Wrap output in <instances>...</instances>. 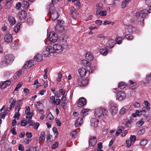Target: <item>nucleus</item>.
Wrapping results in <instances>:
<instances>
[{
    "label": "nucleus",
    "instance_id": "14",
    "mask_svg": "<svg viewBox=\"0 0 151 151\" xmlns=\"http://www.w3.org/2000/svg\"><path fill=\"white\" fill-rule=\"evenodd\" d=\"M83 117H79L76 119L75 122V125L76 127L80 126L83 123Z\"/></svg>",
    "mask_w": 151,
    "mask_h": 151
},
{
    "label": "nucleus",
    "instance_id": "13",
    "mask_svg": "<svg viewBox=\"0 0 151 151\" xmlns=\"http://www.w3.org/2000/svg\"><path fill=\"white\" fill-rule=\"evenodd\" d=\"M109 110L111 115L113 116L115 115L118 112L117 107L115 106H111L109 109Z\"/></svg>",
    "mask_w": 151,
    "mask_h": 151
},
{
    "label": "nucleus",
    "instance_id": "8",
    "mask_svg": "<svg viewBox=\"0 0 151 151\" xmlns=\"http://www.w3.org/2000/svg\"><path fill=\"white\" fill-rule=\"evenodd\" d=\"M4 59L9 64L13 62L14 60V58L12 55L9 54L6 55Z\"/></svg>",
    "mask_w": 151,
    "mask_h": 151
},
{
    "label": "nucleus",
    "instance_id": "47",
    "mask_svg": "<svg viewBox=\"0 0 151 151\" xmlns=\"http://www.w3.org/2000/svg\"><path fill=\"white\" fill-rule=\"evenodd\" d=\"M47 119H49L50 120H52L53 119V116L52 114L51 113H49L47 115Z\"/></svg>",
    "mask_w": 151,
    "mask_h": 151
},
{
    "label": "nucleus",
    "instance_id": "30",
    "mask_svg": "<svg viewBox=\"0 0 151 151\" xmlns=\"http://www.w3.org/2000/svg\"><path fill=\"white\" fill-rule=\"evenodd\" d=\"M45 133L44 132H42L41 133L39 139V140L40 142H44L45 139Z\"/></svg>",
    "mask_w": 151,
    "mask_h": 151
},
{
    "label": "nucleus",
    "instance_id": "64",
    "mask_svg": "<svg viewBox=\"0 0 151 151\" xmlns=\"http://www.w3.org/2000/svg\"><path fill=\"white\" fill-rule=\"evenodd\" d=\"M151 80V74L147 75L146 78V80L148 81Z\"/></svg>",
    "mask_w": 151,
    "mask_h": 151
},
{
    "label": "nucleus",
    "instance_id": "27",
    "mask_svg": "<svg viewBox=\"0 0 151 151\" xmlns=\"http://www.w3.org/2000/svg\"><path fill=\"white\" fill-rule=\"evenodd\" d=\"M115 42L112 39H111L109 40L107 43L108 45H109V46L108 47H109V48H112L114 45L115 44Z\"/></svg>",
    "mask_w": 151,
    "mask_h": 151
},
{
    "label": "nucleus",
    "instance_id": "21",
    "mask_svg": "<svg viewBox=\"0 0 151 151\" xmlns=\"http://www.w3.org/2000/svg\"><path fill=\"white\" fill-rule=\"evenodd\" d=\"M78 72L81 77L85 76L87 73L86 70L84 68H81L78 70Z\"/></svg>",
    "mask_w": 151,
    "mask_h": 151
},
{
    "label": "nucleus",
    "instance_id": "37",
    "mask_svg": "<svg viewBox=\"0 0 151 151\" xmlns=\"http://www.w3.org/2000/svg\"><path fill=\"white\" fill-rule=\"evenodd\" d=\"M126 86V85L124 82H121L118 85V87L121 89H123L125 88Z\"/></svg>",
    "mask_w": 151,
    "mask_h": 151
},
{
    "label": "nucleus",
    "instance_id": "28",
    "mask_svg": "<svg viewBox=\"0 0 151 151\" xmlns=\"http://www.w3.org/2000/svg\"><path fill=\"white\" fill-rule=\"evenodd\" d=\"M96 14H99L102 16H105L107 14V12L106 10H103L102 11H99L97 10L96 12Z\"/></svg>",
    "mask_w": 151,
    "mask_h": 151
},
{
    "label": "nucleus",
    "instance_id": "38",
    "mask_svg": "<svg viewBox=\"0 0 151 151\" xmlns=\"http://www.w3.org/2000/svg\"><path fill=\"white\" fill-rule=\"evenodd\" d=\"M150 104H146V106H143L142 109L143 111L145 113L147 111H148L150 109L149 107Z\"/></svg>",
    "mask_w": 151,
    "mask_h": 151
},
{
    "label": "nucleus",
    "instance_id": "55",
    "mask_svg": "<svg viewBox=\"0 0 151 151\" xmlns=\"http://www.w3.org/2000/svg\"><path fill=\"white\" fill-rule=\"evenodd\" d=\"M21 124L22 126H24L27 125L26 121L25 120H23L21 122Z\"/></svg>",
    "mask_w": 151,
    "mask_h": 151
},
{
    "label": "nucleus",
    "instance_id": "26",
    "mask_svg": "<svg viewBox=\"0 0 151 151\" xmlns=\"http://www.w3.org/2000/svg\"><path fill=\"white\" fill-rule=\"evenodd\" d=\"M129 82L130 83L129 87L131 89H134L136 88L137 85L135 83L133 82L131 80H130L129 81Z\"/></svg>",
    "mask_w": 151,
    "mask_h": 151
},
{
    "label": "nucleus",
    "instance_id": "18",
    "mask_svg": "<svg viewBox=\"0 0 151 151\" xmlns=\"http://www.w3.org/2000/svg\"><path fill=\"white\" fill-rule=\"evenodd\" d=\"M99 120L98 119L95 118H91V125L92 126L95 127H97L98 124Z\"/></svg>",
    "mask_w": 151,
    "mask_h": 151
},
{
    "label": "nucleus",
    "instance_id": "15",
    "mask_svg": "<svg viewBox=\"0 0 151 151\" xmlns=\"http://www.w3.org/2000/svg\"><path fill=\"white\" fill-rule=\"evenodd\" d=\"M33 65V61L32 60H30L26 62L24 64V67L26 69H27L31 67Z\"/></svg>",
    "mask_w": 151,
    "mask_h": 151
},
{
    "label": "nucleus",
    "instance_id": "35",
    "mask_svg": "<svg viewBox=\"0 0 151 151\" xmlns=\"http://www.w3.org/2000/svg\"><path fill=\"white\" fill-rule=\"evenodd\" d=\"M20 24L19 23H17L14 28V31L15 33H17L20 29Z\"/></svg>",
    "mask_w": 151,
    "mask_h": 151
},
{
    "label": "nucleus",
    "instance_id": "16",
    "mask_svg": "<svg viewBox=\"0 0 151 151\" xmlns=\"http://www.w3.org/2000/svg\"><path fill=\"white\" fill-rule=\"evenodd\" d=\"M11 83V81L7 80L2 83L1 84H0V87L2 89H4L9 86Z\"/></svg>",
    "mask_w": 151,
    "mask_h": 151
},
{
    "label": "nucleus",
    "instance_id": "5",
    "mask_svg": "<svg viewBox=\"0 0 151 151\" xmlns=\"http://www.w3.org/2000/svg\"><path fill=\"white\" fill-rule=\"evenodd\" d=\"M57 36V35L54 32H50L49 33V36L50 41L52 42H56L58 39Z\"/></svg>",
    "mask_w": 151,
    "mask_h": 151
},
{
    "label": "nucleus",
    "instance_id": "23",
    "mask_svg": "<svg viewBox=\"0 0 151 151\" xmlns=\"http://www.w3.org/2000/svg\"><path fill=\"white\" fill-rule=\"evenodd\" d=\"M42 55L40 54H38L34 58V60L37 62L41 61L42 60Z\"/></svg>",
    "mask_w": 151,
    "mask_h": 151
},
{
    "label": "nucleus",
    "instance_id": "22",
    "mask_svg": "<svg viewBox=\"0 0 151 151\" xmlns=\"http://www.w3.org/2000/svg\"><path fill=\"white\" fill-rule=\"evenodd\" d=\"M109 49V47L107 45L105 49L101 48L100 50V52L101 54L102 55H107L108 53V50Z\"/></svg>",
    "mask_w": 151,
    "mask_h": 151
},
{
    "label": "nucleus",
    "instance_id": "51",
    "mask_svg": "<svg viewBox=\"0 0 151 151\" xmlns=\"http://www.w3.org/2000/svg\"><path fill=\"white\" fill-rule=\"evenodd\" d=\"M40 125L39 123L38 122H36L34 123H33V125L34 126V128L36 129H37Z\"/></svg>",
    "mask_w": 151,
    "mask_h": 151
},
{
    "label": "nucleus",
    "instance_id": "58",
    "mask_svg": "<svg viewBox=\"0 0 151 151\" xmlns=\"http://www.w3.org/2000/svg\"><path fill=\"white\" fill-rule=\"evenodd\" d=\"M16 76H20L22 74V71L21 69H19L17 72L16 73Z\"/></svg>",
    "mask_w": 151,
    "mask_h": 151
},
{
    "label": "nucleus",
    "instance_id": "41",
    "mask_svg": "<svg viewBox=\"0 0 151 151\" xmlns=\"http://www.w3.org/2000/svg\"><path fill=\"white\" fill-rule=\"evenodd\" d=\"M124 38L129 40H131L133 38V36L131 34H128L126 35Z\"/></svg>",
    "mask_w": 151,
    "mask_h": 151
},
{
    "label": "nucleus",
    "instance_id": "32",
    "mask_svg": "<svg viewBox=\"0 0 151 151\" xmlns=\"http://www.w3.org/2000/svg\"><path fill=\"white\" fill-rule=\"evenodd\" d=\"M32 119L28 118L27 119L26 118V119L25 120L26 121L27 125L29 127L33 125V122L31 120Z\"/></svg>",
    "mask_w": 151,
    "mask_h": 151
},
{
    "label": "nucleus",
    "instance_id": "61",
    "mask_svg": "<svg viewBox=\"0 0 151 151\" xmlns=\"http://www.w3.org/2000/svg\"><path fill=\"white\" fill-rule=\"evenodd\" d=\"M96 6L97 7V9H100L102 8L103 6L102 4L101 3H97Z\"/></svg>",
    "mask_w": 151,
    "mask_h": 151
},
{
    "label": "nucleus",
    "instance_id": "44",
    "mask_svg": "<svg viewBox=\"0 0 151 151\" xmlns=\"http://www.w3.org/2000/svg\"><path fill=\"white\" fill-rule=\"evenodd\" d=\"M127 147H130L132 145V142L129 140H127L126 141Z\"/></svg>",
    "mask_w": 151,
    "mask_h": 151
},
{
    "label": "nucleus",
    "instance_id": "46",
    "mask_svg": "<svg viewBox=\"0 0 151 151\" xmlns=\"http://www.w3.org/2000/svg\"><path fill=\"white\" fill-rule=\"evenodd\" d=\"M21 106V104H17L15 108V112H19Z\"/></svg>",
    "mask_w": 151,
    "mask_h": 151
},
{
    "label": "nucleus",
    "instance_id": "50",
    "mask_svg": "<svg viewBox=\"0 0 151 151\" xmlns=\"http://www.w3.org/2000/svg\"><path fill=\"white\" fill-rule=\"evenodd\" d=\"M130 140L132 142L135 141L136 139V137L134 135H132L130 137Z\"/></svg>",
    "mask_w": 151,
    "mask_h": 151
},
{
    "label": "nucleus",
    "instance_id": "12",
    "mask_svg": "<svg viewBox=\"0 0 151 151\" xmlns=\"http://www.w3.org/2000/svg\"><path fill=\"white\" fill-rule=\"evenodd\" d=\"M25 113L27 115L26 118L27 119L28 118H32L33 115L30 112V110L29 107L28 106L26 107L25 110Z\"/></svg>",
    "mask_w": 151,
    "mask_h": 151
},
{
    "label": "nucleus",
    "instance_id": "52",
    "mask_svg": "<svg viewBox=\"0 0 151 151\" xmlns=\"http://www.w3.org/2000/svg\"><path fill=\"white\" fill-rule=\"evenodd\" d=\"M55 120L57 125L59 127L60 126L61 124V121L57 118L55 119Z\"/></svg>",
    "mask_w": 151,
    "mask_h": 151
},
{
    "label": "nucleus",
    "instance_id": "56",
    "mask_svg": "<svg viewBox=\"0 0 151 151\" xmlns=\"http://www.w3.org/2000/svg\"><path fill=\"white\" fill-rule=\"evenodd\" d=\"M52 131L55 134H56L55 136L56 137L58 135V132L57 128L55 127H54L52 128Z\"/></svg>",
    "mask_w": 151,
    "mask_h": 151
},
{
    "label": "nucleus",
    "instance_id": "59",
    "mask_svg": "<svg viewBox=\"0 0 151 151\" xmlns=\"http://www.w3.org/2000/svg\"><path fill=\"white\" fill-rule=\"evenodd\" d=\"M22 85V84L21 83H20L19 84H18L17 86H16V87L15 88V89H14V91H17L18 90V89L21 87Z\"/></svg>",
    "mask_w": 151,
    "mask_h": 151
},
{
    "label": "nucleus",
    "instance_id": "43",
    "mask_svg": "<svg viewBox=\"0 0 151 151\" xmlns=\"http://www.w3.org/2000/svg\"><path fill=\"white\" fill-rule=\"evenodd\" d=\"M123 39L122 37H118L116 38V41L118 44H119L122 43V41Z\"/></svg>",
    "mask_w": 151,
    "mask_h": 151
},
{
    "label": "nucleus",
    "instance_id": "36",
    "mask_svg": "<svg viewBox=\"0 0 151 151\" xmlns=\"http://www.w3.org/2000/svg\"><path fill=\"white\" fill-rule=\"evenodd\" d=\"M8 110L7 109H6V110L5 109L4 111V112H2L1 113L0 117L1 119H4L5 116H6L7 113L6 112V111H8Z\"/></svg>",
    "mask_w": 151,
    "mask_h": 151
},
{
    "label": "nucleus",
    "instance_id": "40",
    "mask_svg": "<svg viewBox=\"0 0 151 151\" xmlns=\"http://www.w3.org/2000/svg\"><path fill=\"white\" fill-rule=\"evenodd\" d=\"M83 64L86 67H90L91 65V63L86 60H83L82 61Z\"/></svg>",
    "mask_w": 151,
    "mask_h": 151
},
{
    "label": "nucleus",
    "instance_id": "31",
    "mask_svg": "<svg viewBox=\"0 0 151 151\" xmlns=\"http://www.w3.org/2000/svg\"><path fill=\"white\" fill-rule=\"evenodd\" d=\"M8 64L6 62V61L4 60L0 63V67L1 68H3L6 66L8 65Z\"/></svg>",
    "mask_w": 151,
    "mask_h": 151
},
{
    "label": "nucleus",
    "instance_id": "34",
    "mask_svg": "<svg viewBox=\"0 0 151 151\" xmlns=\"http://www.w3.org/2000/svg\"><path fill=\"white\" fill-rule=\"evenodd\" d=\"M130 0H124L122 4V8H124L130 2Z\"/></svg>",
    "mask_w": 151,
    "mask_h": 151
},
{
    "label": "nucleus",
    "instance_id": "24",
    "mask_svg": "<svg viewBox=\"0 0 151 151\" xmlns=\"http://www.w3.org/2000/svg\"><path fill=\"white\" fill-rule=\"evenodd\" d=\"M86 58L87 60L90 61L92 60L93 58L92 54L90 52L87 53L86 55Z\"/></svg>",
    "mask_w": 151,
    "mask_h": 151
},
{
    "label": "nucleus",
    "instance_id": "53",
    "mask_svg": "<svg viewBox=\"0 0 151 151\" xmlns=\"http://www.w3.org/2000/svg\"><path fill=\"white\" fill-rule=\"evenodd\" d=\"M58 142H56L55 143L53 144L52 145V147L53 149H56L58 146Z\"/></svg>",
    "mask_w": 151,
    "mask_h": 151
},
{
    "label": "nucleus",
    "instance_id": "48",
    "mask_svg": "<svg viewBox=\"0 0 151 151\" xmlns=\"http://www.w3.org/2000/svg\"><path fill=\"white\" fill-rule=\"evenodd\" d=\"M145 132V129H142L141 130H139L137 132V134L139 135H142L144 134Z\"/></svg>",
    "mask_w": 151,
    "mask_h": 151
},
{
    "label": "nucleus",
    "instance_id": "1",
    "mask_svg": "<svg viewBox=\"0 0 151 151\" xmlns=\"http://www.w3.org/2000/svg\"><path fill=\"white\" fill-rule=\"evenodd\" d=\"M107 112L106 109L99 107L95 109L94 115L96 117L99 118L106 115Z\"/></svg>",
    "mask_w": 151,
    "mask_h": 151
},
{
    "label": "nucleus",
    "instance_id": "7",
    "mask_svg": "<svg viewBox=\"0 0 151 151\" xmlns=\"http://www.w3.org/2000/svg\"><path fill=\"white\" fill-rule=\"evenodd\" d=\"M27 15L26 12L24 10L20 11L18 13L19 18L21 20H24L26 18Z\"/></svg>",
    "mask_w": 151,
    "mask_h": 151
},
{
    "label": "nucleus",
    "instance_id": "63",
    "mask_svg": "<svg viewBox=\"0 0 151 151\" xmlns=\"http://www.w3.org/2000/svg\"><path fill=\"white\" fill-rule=\"evenodd\" d=\"M97 38H99L104 39L105 38V37L103 34H100L97 35Z\"/></svg>",
    "mask_w": 151,
    "mask_h": 151
},
{
    "label": "nucleus",
    "instance_id": "19",
    "mask_svg": "<svg viewBox=\"0 0 151 151\" xmlns=\"http://www.w3.org/2000/svg\"><path fill=\"white\" fill-rule=\"evenodd\" d=\"M144 113L142 109L139 111L137 110L136 111L135 113H132V115L133 117H135L137 116H140Z\"/></svg>",
    "mask_w": 151,
    "mask_h": 151
},
{
    "label": "nucleus",
    "instance_id": "42",
    "mask_svg": "<svg viewBox=\"0 0 151 151\" xmlns=\"http://www.w3.org/2000/svg\"><path fill=\"white\" fill-rule=\"evenodd\" d=\"M148 142L147 139H143L141 140L140 144L141 146H145L146 145Z\"/></svg>",
    "mask_w": 151,
    "mask_h": 151
},
{
    "label": "nucleus",
    "instance_id": "29",
    "mask_svg": "<svg viewBox=\"0 0 151 151\" xmlns=\"http://www.w3.org/2000/svg\"><path fill=\"white\" fill-rule=\"evenodd\" d=\"M87 102L86 99L83 97L80 98L78 101V104H86Z\"/></svg>",
    "mask_w": 151,
    "mask_h": 151
},
{
    "label": "nucleus",
    "instance_id": "9",
    "mask_svg": "<svg viewBox=\"0 0 151 151\" xmlns=\"http://www.w3.org/2000/svg\"><path fill=\"white\" fill-rule=\"evenodd\" d=\"M78 84L80 86H83L87 85L88 83V80L87 79L82 80L81 78L78 80Z\"/></svg>",
    "mask_w": 151,
    "mask_h": 151
},
{
    "label": "nucleus",
    "instance_id": "57",
    "mask_svg": "<svg viewBox=\"0 0 151 151\" xmlns=\"http://www.w3.org/2000/svg\"><path fill=\"white\" fill-rule=\"evenodd\" d=\"M122 130L121 129H118L115 135L117 136L120 134L122 132Z\"/></svg>",
    "mask_w": 151,
    "mask_h": 151
},
{
    "label": "nucleus",
    "instance_id": "62",
    "mask_svg": "<svg viewBox=\"0 0 151 151\" xmlns=\"http://www.w3.org/2000/svg\"><path fill=\"white\" fill-rule=\"evenodd\" d=\"M24 148L22 144H19V145L18 149L19 150L22 151L24 150Z\"/></svg>",
    "mask_w": 151,
    "mask_h": 151
},
{
    "label": "nucleus",
    "instance_id": "17",
    "mask_svg": "<svg viewBox=\"0 0 151 151\" xmlns=\"http://www.w3.org/2000/svg\"><path fill=\"white\" fill-rule=\"evenodd\" d=\"M70 14L73 18L75 19L78 14L76 12V10L74 7H71L70 9Z\"/></svg>",
    "mask_w": 151,
    "mask_h": 151
},
{
    "label": "nucleus",
    "instance_id": "54",
    "mask_svg": "<svg viewBox=\"0 0 151 151\" xmlns=\"http://www.w3.org/2000/svg\"><path fill=\"white\" fill-rule=\"evenodd\" d=\"M20 116V114L19 112H15V114L14 116V118L15 119H19V116Z\"/></svg>",
    "mask_w": 151,
    "mask_h": 151
},
{
    "label": "nucleus",
    "instance_id": "33",
    "mask_svg": "<svg viewBox=\"0 0 151 151\" xmlns=\"http://www.w3.org/2000/svg\"><path fill=\"white\" fill-rule=\"evenodd\" d=\"M50 98L54 104H56L57 103L58 104H60V99H56L55 100V97L53 96H51Z\"/></svg>",
    "mask_w": 151,
    "mask_h": 151
},
{
    "label": "nucleus",
    "instance_id": "10",
    "mask_svg": "<svg viewBox=\"0 0 151 151\" xmlns=\"http://www.w3.org/2000/svg\"><path fill=\"white\" fill-rule=\"evenodd\" d=\"M12 39L13 37L12 35L9 33L6 34L4 38L5 42L7 43H10L12 42Z\"/></svg>",
    "mask_w": 151,
    "mask_h": 151
},
{
    "label": "nucleus",
    "instance_id": "60",
    "mask_svg": "<svg viewBox=\"0 0 151 151\" xmlns=\"http://www.w3.org/2000/svg\"><path fill=\"white\" fill-rule=\"evenodd\" d=\"M62 77V74L60 73H59L58 75V77L57 78V82H60V81Z\"/></svg>",
    "mask_w": 151,
    "mask_h": 151
},
{
    "label": "nucleus",
    "instance_id": "39",
    "mask_svg": "<svg viewBox=\"0 0 151 151\" xmlns=\"http://www.w3.org/2000/svg\"><path fill=\"white\" fill-rule=\"evenodd\" d=\"M23 7L24 8H27L29 6L28 2L27 1H24L22 3Z\"/></svg>",
    "mask_w": 151,
    "mask_h": 151
},
{
    "label": "nucleus",
    "instance_id": "25",
    "mask_svg": "<svg viewBox=\"0 0 151 151\" xmlns=\"http://www.w3.org/2000/svg\"><path fill=\"white\" fill-rule=\"evenodd\" d=\"M8 21L11 23V25H13L16 23V20L15 18L12 16H9L8 18Z\"/></svg>",
    "mask_w": 151,
    "mask_h": 151
},
{
    "label": "nucleus",
    "instance_id": "4",
    "mask_svg": "<svg viewBox=\"0 0 151 151\" xmlns=\"http://www.w3.org/2000/svg\"><path fill=\"white\" fill-rule=\"evenodd\" d=\"M49 10L51 18L52 20H55L58 17V12L55 10V9H51V8H50Z\"/></svg>",
    "mask_w": 151,
    "mask_h": 151
},
{
    "label": "nucleus",
    "instance_id": "2",
    "mask_svg": "<svg viewBox=\"0 0 151 151\" xmlns=\"http://www.w3.org/2000/svg\"><path fill=\"white\" fill-rule=\"evenodd\" d=\"M149 10H150V9L148 10L146 9H144L141 11H137L135 13V15L137 17H141V21H142V23H141V24L143 25V21L144 20V18L146 17L148 13H150L151 12H149Z\"/></svg>",
    "mask_w": 151,
    "mask_h": 151
},
{
    "label": "nucleus",
    "instance_id": "20",
    "mask_svg": "<svg viewBox=\"0 0 151 151\" xmlns=\"http://www.w3.org/2000/svg\"><path fill=\"white\" fill-rule=\"evenodd\" d=\"M49 47V46H47L45 50L43 51L42 52V54L45 56V57H49L50 56V53H52L51 50H48V48Z\"/></svg>",
    "mask_w": 151,
    "mask_h": 151
},
{
    "label": "nucleus",
    "instance_id": "3",
    "mask_svg": "<svg viewBox=\"0 0 151 151\" xmlns=\"http://www.w3.org/2000/svg\"><path fill=\"white\" fill-rule=\"evenodd\" d=\"M48 49V48H47ZM48 50H50L52 53H55V52H61L63 50V47L60 45L55 44L53 46H49L48 48Z\"/></svg>",
    "mask_w": 151,
    "mask_h": 151
},
{
    "label": "nucleus",
    "instance_id": "49",
    "mask_svg": "<svg viewBox=\"0 0 151 151\" xmlns=\"http://www.w3.org/2000/svg\"><path fill=\"white\" fill-rule=\"evenodd\" d=\"M146 3L147 4L150 8H149L150 10H149V12H151V0H146Z\"/></svg>",
    "mask_w": 151,
    "mask_h": 151
},
{
    "label": "nucleus",
    "instance_id": "6",
    "mask_svg": "<svg viewBox=\"0 0 151 151\" xmlns=\"http://www.w3.org/2000/svg\"><path fill=\"white\" fill-rule=\"evenodd\" d=\"M126 96L125 93L123 91H120L117 93L116 99L119 101H122L125 99Z\"/></svg>",
    "mask_w": 151,
    "mask_h": 151
},
{
    "label": "nucleus",
    "instance_id": "45",
    "mask_svg": "<svg viewBox=\"0 0 151 151\" xmlns=\"http://www.w3.org/2000/svg\"><path fill=\"white\" fill-rule=\"evenodd\" d=\"M134 29V28L132 27V26L131 25L128 26L127 28V30L129 32H132Z\"/></svg>",
    "mask_w": 151,
    "mask_h": 151
},
{
    "label": "nucleus",
    "instance_id": "11",
    "mask_svg": "<svg viewBox=\"0 0 151 151\" xmlns=\"http://www.w3.org/2000/svg\"><path fill=\"white\" fill-rule=\"evenodd\" d=\"M96 137L95 136L91 137L89 139V145L93 147L96 145Z\"/></svg>",
    "mask_w": 151,
    "mask_h": 151
}]
</instances>
